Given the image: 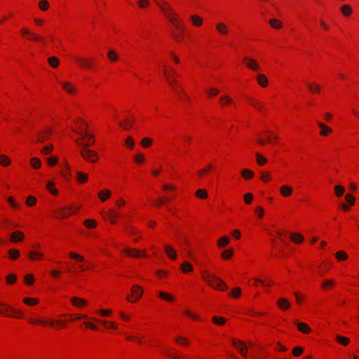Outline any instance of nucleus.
I'll return each instance as SVG.
<instances>
[{
    "instance_id": "1",
    "label": "nucleus",
    "mask_w": 359,
    "mask_h": 359,
    "mask_svg": "<svg viewBox=\"0 0 359 359\" xmlns=\"http://www.w3.org/2000/svg\"><path fill=\"white\" fill-rule=\"evenodd\" d=\"M157 5L166 18L177 29L175 31L173 29L171 30V34L174 39L178 42L181 41L184 37L185 27L178 20L177 14L166 1H158Z\"/></svg>"
},
{
    "instance_id": "2",
    "label": "nucleus",
    "mask_w": 359,
    "mask_h": 359,
    "mask_svg": "<svg viewBox=\"0 0 359 359\" xmlns=\"http://www.w3.org/2000/svg\"><path fill=\"white\" fill-rule=\"evenodd\" d=\"M202 277L209 285L215 289L225 290L228 288L226 283L222 279L210 273L209 271H205L203 273Z\"/></svg>"
},
{
    "instance_id": "3",
    "label": "nucleus",
    "mask_w": 359,
    "mask_h": 359,
    "mask_svg": "<svg viewBox=\"0 0 359 359\" xmlns=\"http://www.w3.org/2000/svg\"><path fill=\"white\" fill-rule=\"evenodd\" d=\"M0 314L13 318L22 317L20 311L1 302H0Z\"/></svg>"
},
{
    "instance_id": "4",
    "label": "nucleus",
    "mask_w": 359,
    "mask_h": 359,
    "mask_svg": "<svg viewBox=\"0 0 359 359\" xmlns=\"http://www.w3.org/2000/svg\"><path fill=\"white\" fill-rule=\"evenodd\" d=\"M80 154L83 159L89 162L94 163L97 160V154L88 148H82L80 150Z\"/></svg>"
},
{
    "instance_id": "5",
    "label": "nucleus",
    "mask_w": 359,
    "mask_h": 359,
    "mask_svg": "<svg viewBox=\"0 0 359 359\" xmlns=\"http://www.w3.org/2000/svg\"><path fill=\"white\" fill-rule=\"evenodd\" d=\"M131 292H132V297L133 299L130 298V297H129V296H127L126 299L129 302H134L137 301L139 299H140V297L142 295L143 290L140 285H134L133 287H132Z\"/></svg>"
},
{
    "instance_id": "6",
    "label": "nucleus",
    "mask_w": 359,
    "mask_h": 359,
    "mask_svg": "<svg viewBox=\"0 0 359 359\" xmlns=\"http://www.w3.org/2000/svg\"><path fill=\"white\" fill-rule=\"evenodd\" d=\"M243 63L245 65L248 67L249 69L253 70V71H259V65L257 63V62L249 57H245L243 58Z\"/></svg>"
},
{
    "instance_id": "7",
    "label": "nucleus",
    "mask_w": 359,
    "mask_h": 359,
    "mask_svg": "<svg viewBox=\"0 0 359 359\" xmlns=\"http://www.w3.org/2000/svg\"><path fill=\"white\" fill-rule=\"evenodd\" d=\"M232 344L238 349L242 355H247V347L243 341L232 339Z\"/></svg>"
},
{
    "instance_id": "8",
    "label": "nucleus",
    "mask_w": 359,
    "mask_h": 359,
    "mask_svg": "<svg viewBox=\"0 0 359 359\" xmlns=\"http://www.w3.org/2000/svg\"><path fill=\"white\" fill-rule=\"evenodd\" d=\"M20 32L23 36H27V39L30 41H43V38H42L41 36L36 35L34 33L30 32L29 30H27L25 28L22 29Z\"/></svg>"
},
{
    "instance_id": "9",
    "label": "nucleus",
    "mask_w": 359,
    "mask_h": 359,
    "mask_svg": "<svg viewBox=\"0 0 359 359\" xmlns=\"http://www.w3.org/2000/svg\"><path fill=\"white\" fill-rule=\"evenodd\" d=\"M83 136L84 137H88V140L85 142H81L79 140H76V142L77 144L82 145L84 147L83 148H88V147H90L93 145L94 142V137L91 134H88L86 133H84L83 134Z\"/></svg>"
},
{
    "instance_id": "10",
    "label": "nucleus",
    "mask_w": 359,
    "mask_h": 359,
    "mask_svg": "<svg viewBox=\"0 0 359 359\" xmlns=\"http://www.w3.org/2000/svg\"><path fill=\"white\" fill-rule=\"evenodd\" d=\"M76 62L83 69L92 68L93 65L90 60L85 57H76Z\"/></svg>"
},
{
    "instance_id": "11",
    "label": "nucleus",
    "mask_w": 359,
    "mask_h": 359,
    "mask_svg": "<svg viewBox=\"0 0 359 359\" xmlns=\"http://www.w3.org/2000/svg\"><path fill=\"white\" fill-rule=\"evenodd\" d=\"M43 134H38L37 140L36 141V143L43 142L46 141L50 135L52 134V129L48 128L46 130L43 131Z\"/></svg>"
},
{
    "instance_id": "12",
    "label": "nucleus",
    "mask_w": 359,
    "mask_h": 359,
    "mask_svg": "<svg viewBox=\"0 0 359 359\" xmlns=\"http://www.w3.org/2000/svg\"><path fill=\"white\" fill-rule=\"evenodd\" d=\"M164 250L169 258L171 259H175L177 258V253L171 245H165Z\"/></svg>"
},
{
    "instance_id": "13",
    "label": "nucleus",
    "mask_w": 359,
    "mask_h": 359,
    "mask_svg": "<svg viewBox=\"0 0 359 359\" xmlns=\"http://www.w3.org/2000/svg\"><path fill=\"white\" fill-rule=\"evenodd\" d=\"M24 234L22 232L17 231H14L11 235V241L12 242L22 241L24 239Z\"/></svg>"
},
{
    "instance_id": "14",
    "label": "nucleus",
    "mask_w": 359,
    "mask_h": 359,
    "mask_svg": "<svg viewBox=\"0 0 359 359\" xmlns=\"http://www.w3.org/2000/svg\"><path fill=\"white\" fill-rule=\"evenodd\" d=\"M277 304L278 307L282 310L287 309L290 307V303L285 298L279 299Z\"/></svg>"
},
{
    "instance_id": "15",
    "label": "nucleus",
    "mask_w": 359,
    "mask_h": 359,
    "mask_svg": "<svg viewBox=\"0 0 359 359\" xmlns=\"http://www.w3.org/2000/svg\"><path fill=\"white\" fill-rule=\"evenodd\" d=\"M318 126L320 128V134L322 135V136H326L329 133H331L332 130V128H330V127H328L327 125H325V123H323L321 122H318Z\"/></svg>"
},
{
    "instance_id": "16",
    "label": "nucleus",
    "mask_w": 359,
    "mask_h": 359,
    "mask_svg": "<svg viewBox=\"0 0 359 359\" xmlns=\"http://www.w3.org/2000/svg\"><path fill=\"white\" fill-rule=\"evenodd\" d=\"M57 217L63 218L72 215V214H74V212H72L70 208L68 211H66L65 208H62L57 210Z\"/></svg>"
},
{
    "instance_id": "17",
    "label": "nucleus",
    "mask_w": 359,
    "mask_h": 359,
    "mask_svg": "<svg viewBox=\"0 0 359 359\" xmlns=\"http://www.w3.org/2000/svg\"><path fill=\"white\" fill-rule=\"evenodd\" d=\"M124 252L130 256L134 257H139L141 255H144V252L143 251L142 253H141L140 251L135 250V249H129L127 248L124 250Z\"/></svg>"
},
{
    "instance_id": "18",
    "label": "nucleus",
    "mask_w": 359,
    "mask_h": 359,
    "mask_svg": "<svg viewBox=\"0 0 359 359\" xmlns=\"http://www.w3.org/2000/svg\"><path fill=\"white\" fill-rule=\"evenodd\" d=\"M107 57L112 62H116L118 60L117 52L113 49H109L107 52Z\"/></svg>"
},
{
    "instance_id": "19",
    "label": "nucleus",
    "mask_w": 359,
    "mask_h": 359,
    "mask_svg": "<svg viewBox=\"0 0 359 359\" xmlns=\"http://www.w3.org/2000/svg\"><path fill=\"white\" fill-rule=\"evenodd\" d=\"M296 324L298 330L303 333L307 334L309 333L311 330V327L304 323H297Z\"/></svg>"
},
{
    "instance_id": "20",
    "label": "nucleus",
    "mask_w": 359,
    "mask_h": 359,
    "mask_svg": "<svg viewBox=\"0 0 359 359\" xmlns=\"http://www.w3.org/2000/svg\"><path fill=\"white\" fill-rule=\"evenodd\" d=\"M249 102L253 107L259 111H262L264 109L262 103L259 100L255 99H249Z\"/></svg>"
},
{
    "instance_id": "21",
    "label": "nucleus",
    "mask_w": 359,
    "mask_h": 359,
    "mask_svg": "<svg viewBox=\"0 0 359 359\" xmlns=\"http://www.w3.org/2000/svg\"><path fill=\"white\" fill-rule=\"evenodd\" d=\"M43 256V255L41 252L35 250L30 251L28 254V257L31 260H37L41 259Z\"/></svg>"
},
{
    "instance_id": "22",
    "label": "nucleus",
    "mask_w": 359,
    "mask_h": 359,
    "mask_svg": "<svg viewBox=\"0 0 359 359\" xmlns=\"http://www.w3.org/2000/svg\"><path fill=\"white\" fill-rule=\"evenodd\" d=\"M257 81L262 87H266L268 85V79L266 76L262 74L257 76Z\"/></svg>"
},
{
    "instance_id": "23",
    "label": "nucleus",
    "mask_w": 359,
    "mask_h": 359,
    "mask_svg": "<svg viewBox=\"0 0 359 359\" xmlns=\"http://www.w3.org/2000/svg\"><path fill=\"white\" fill-rule=\"evenodd\" d=\"M280 191L283 196L287 197L292 194V189L287 185H283L280 187Z\"/></svg>"
},
{
    "instance_id": "24",
    "label": "nucleus",
    "mask_w": 359,
    "mask_h": 359,
    "mask_svg": "<svg viewBox=\"0 0 359 359\" xmlns=\"http://www.w3.org/2000/svg\"><path fill=\"white\" fill-rule=\"evenodd\" d=\"M71 301L76 306H83L86 304V302L84 299L79 297H72Z\"/></svg>"
},
{
    "instance_id": "25",
    "label": "nucleus",
    "mask_w": 359,
    "mask_h": 359,
    "mask_svg": "<svg viewBox=\"0 0 359 359\" xmlns=\"http://www.w3.org/2000/svg\"><path fill=\"white\" fill-rule=\"evenodd\" d=\"M181 269L183 273H187V272L192 271L194 270V267L190 262H184L181 265Z\"/></svg>"
},
{
    "instance_id": "26",
    "label": "nucleus",
    "mask_w": 359,
    "mask_h": 359,
    "mask_svg": "<svg viewBox=\"0 0 359 359\" xmlns=\"http://www.w3.org/2000/svg\"><path fill=\"white\" fill-rule=\"evenodd\" d=\"M106 215L111 223H116V219L118 216V214L117 212H116L114 210L111 209Z\"/></svg>"
},
{
    "instance_id": "27",
    "label": "nucleus",
    "mask_w": 359,
    "mask_h": 359,
    "mask_svg": "<svg viewBox=\"0 0 359 359\" xmlns=\"http://www.w3.org/2000/svg\"><path fill=\"white\" fill-rule=\"evenodd\" d=\"M111 196V191L108 189L100 191L98 194V197L102 201H105Z\"/></svg>"
},
{
    "instance_id": "28",
    "label": "nucleus",
    "mask_w": 359,
    "mask_h": 359,
    "mask_svg": "<svg viewBox=\"0 0 359 359\" xmlns=\"http://www.w3.org/2000/svg\"><path fill=\"white\" fill-rule=\"evenodd\" d=\"M62 175L67 180L70 179V168L67 163H65V169L61 172Z\"/></svg>"
},
{
    "instance_id": "29",
    "label": "nucleus",
    "mask_w": 359,
    "mask_h": 359,
    "mask_svg": "<svg viewBox=\"0 0 359 359\" xmlns=\"http://www.w3.org/2000/svg\"><path fill=\"white\" fill-rule=\"evenodd\" d=\"M216 28L217 29V31L221 34H226L227 32H228V29H227V27L225 24L224 23H218L216 25Z\"/></svg>"
},
{
    "instance_id": "30",
    "label": "nucleus",
    "mask_w": 359,
    "mask_h": 359,
    "mask_svg": "<svg viewBox=\"0 0 359 359\" xmlns=\"http://www.w3.org/2000/svg\"><path fill=\"white\" fill-rule=\"evenodd\" d=\"M158 296L161 299H163L164 300H166V301H168V302H172V301L175 300V297L172 295H171L170 294H168L166 292H161V291L159 292H158Z\"/></svg>"
},
{
    "instance_id": "31",
    "label": "nucleus",
    "mask_w": 359,
    "mask_h": 359,
    "mask_svg": "<svg viewBox=\"0 0 359 359\" xmlns=\"http://www.w3.org/2000/svg\"><path fill=\"white\" fill-rule=\"evenodd\" d=\"M219 102L222 106H224L226 104H231L233 100L229 96L225 95L219 98Z\"/></svg>"
},
{
    "instance_id": "32",
    "label": "nucleus",
    "mask_w": 359,
    "mask_h": 359,
    "mask_svg": "<svg viewBox=\"0 0 359 359\" xmlns=\"http://www.w3.org/2000/svg\"><path fill=\"white\" fill-rule=\"evenodd\" d=\"M230 242V239L229 238V237L224 236L222 238H220L218 241H217V245L219 247V248H223L224 247L225 245H228L229 243Z\"/></svg>"
},
{
    "instance_id": "33",
    "label": "nucleus",
    "mask_w": 359,
    "mask_h": 359,
    "mask_svg": "<svg viewBox=\"0 0 359 359\" xmlns=\"http://www.w3.org/2000/svg\"><path fill=\"white\" fill-rule=\"evenodd\" d=\"M292 241L296 243H301L304 241V237L299 233H294L290 236Z\"/></svg>"
},
{
    "instance_id": "34",
    "label": "nucleus",
    "mask_w": 359,
    "mask_h": 359,
    "mask_svg": "<svg viewBox=\"0 0 359 359\" xmlns=\"http://www.w3.org/2000/svg\"><path fill=\"white\" fill-rule=\"evenodd\" d=\"M241 175L245 180H249L254 177V172L249 169H243L241 171Z\"/></svg>"
},
{
    "instance_id": "35",
    "label": "nucleus",
    "mask_w": 359,
    "mask_h": 359,
    "mask_svg": "<svg viewBox=\"0 0 359 359\" xmlns=\"http://www.w3.org/2000/svg\"><path fill=\"white\" fill-rule=\"evenodd\" d=\"M88 175L84 172H77L76 178L80 183H83L88 180Z\"/></svg>"
},
{
    "instance_id": "36",
    "label": "nucleus",
    "mask_w": 359,
    "mask_h": 359,
    "mask_svg": "<svg viewBox=\"0 0 359 359\" xmlns=\"http://www.w3.org/2000/svg\"><path fill=\"white\" fill-rule=\"evenodd\" d=\"M191 20L195 26H200L203 23V19L196 15H191Z\"/></svg>"
},
{
    "instance_id": "37",
    "label": "nucleus",
    "mask_w": 359,
    "mask_h": 359,
    "mask_svg": "<svg viewBox=\"0 0 359 359\" xmlns=\"http://www.w3.org/2000/svg\"><path fill=\"white\" fill-rule=\"evenodd\" d=\"M335 256L339 261H344L348 258V255L343 250L338 251Z\"/></svg>"
},
{
    "instance_id": "38",
    "label": "nucleus",
    "mask_w": 359,
    "mask_h": 359,
    "mask_svg": "<svg viewBox=\"0 0 359 359\" xmlns=\"http://www.w3.org/2000/svg\"><path fill=\"white\" fill-rule=\"evenodd\" d=\"M62 86H63V88L68 93H70V94H72L74 93L75 91V88L74 86H72L70 83H69L68 82H64L62 83Z\"/></svg>"
},
{
    "instance_id": "39",
    "label": "nucleus",
    "mask_w": 359,
    "mask_h": 359,
    "mask_svg": "<svg viewBox=\"0 0 359 359\" xmlns=\"http://www.w3.org/2000/svg\"><path fill=\"white\" fill-rule=\"evenodd\" d=\"M336 340L337 341V342L341 344L344 346H346L350 341L348 337H345L341 335H337Z\"/></svg>"
},
{
    "instance_id": "40",
    "label": "nucleus",
    "mask_w": 359,
    "mask_h": 359,
    "mask_svg": "<svg viewBox=\"0 0 359 359\" xmlns=\"http://www.w3.org/2000/svg\"><path fill=\"white\" fill-rule=\"evenodd\" d=\"M341 10L345 16H348L352 13V9L348 5H343L341 7Z\"/></svg>"
},
{
    "instance_id": "41",
    "label": "nucleus",
    "mask_w": 359,
    "mask_h": 359,
    "mask_svg": "<svg viewBox=\"0 0 359 359\" xmlns=\"http://www.w3.org/2000/svg\"><path fill=\"white\" fill-rule=\"evenodd\" d=\"M11 163L10 159L6 155L0 156V164L3 166H8Z\"/></svg>"
},
{
    "instance_id": "42",
    "label": "nucleus",
    "mask_w": 359,
    "mask_h": 359,
    "mask_svg": "<svg viewBox=\"0 0 359 359\" xmlns=\"http://www.w3.org/2000/svg\"><path fill=\"white\" fill-rule=\"evenodd\" d=\"M84 225L90 229L95 228L97 226V222L94 219H88L84 221Z\"/></svg>"
},
{
    "instance_id": "43",
    "label": "nucleus",
    "mask_w": 359,
    "mask_h": 359,
    "mask_svg": "<svg viewBox=\"0 0 359 359\" xmlns=\"http://www.w3.org/2000/svg\"><path fill=\"white\" fill-rule=\"evenodd\" d=\"M307 86L311 92L312 93H319L320 90V86L318 84L313 83H307Z\"/></svg>"
},
{
    "instance_id": "44",
    "label": "nucleus",
    "mask_w": 359,
    "mask_h": 359,
    "mask_svg": "<svg viewBox=\"0 0 359 359\" xmlns=\"http://www.w3.org/2000/svg\"><path fill=\"white\" fill-rule=\"evenodd\" d=\"M334 191H335V194L339 197L341 196H342L345 191V189L344 187L341 186V185H337L334 187Z\"/></svg>"
},
{
    "instance_id": "45",
    "label": "nucleus",
    "mask_w": 359,
    "mask_h": 359,
    "mask_svg": "<svg viewBox=\"0 0 359 359\" xmlns=\"http://www.w3.org/2000/svg\"><path fill=\"white\" fill-rule=\"evenodd\" d=\"M176 342L183 345L187 346L189 344V339L186 337L178 336L175 337Z\"/></svg>"
},
{
    "instance_id": "46",
    "label": "nucleus",
    "mask_w": 359,
    "mask_h": 359,
    "mask_svg": "<svg viewBox=\"0 0 359 359\" xmlns=\"http://www.w3.org/2000/svg\"><path fill=\"white\" fill-rule=\"evenodd\" d=\"M196 196L201 198H206L208 197V192L205 189H198L196 191Z\"/></svg>"
},
{
    "instance_id": "47",
    "label": "nucleus",
    "mask_w": 359,
    "mask_h": 359,
    "mask_svg": "<svg viewBox=\"0 0 359 359\" xmlns=\"http://www.w3.org/2000/svg\"><path fill=\"white\" fill-rule=\"evenodd\" d=\"M269 24L271 25V26H272L273 27H274L276 29H280L282 27L281 22H280L276 19H271L269 20Z\"/></svg>"
},
{
    "instance_id": "48",
    "label": "nucleus",
    "mask_w": 359,
    "mask_h": 359,
    "mask_svg": "<svg viewBox=\"0 0 359 359\" xmlns=\"http://www.w3.org/2000/svg\"><path fill=\"white\" fill-rule=\"evenodd\" d=\"M30 163H31L32 166L34 169H38L41 166V161H40V160L38 158H32L31 161H30Z\"/></svg>"
},
{
    "instance_id": "49",
    "label": "nucleus",
    "mask_w": 359,
    "mask_h": 359,
    "mask_svg": "<svg viewBox=\"0 0 359 359\" xmlns=\"http://www.w3.org/2000/svg\"><path fill=\"white\" fill-rule=\"evenodd\" d=\"M212 320L213 323L219 325H222L225 323L226 319L222 317H217V316H213Z\"/></svg>"
},
{
    "instance_id": "50",
    "label": "nucleus",
    "mask_w": 359,
    "mask_h": 359,
    "mask_svg": "<svg viewBox=\"0 0 359 359\" xmlns=\"http://www.w3.org/2000/svg\"><path fill=\"white\" fill-rule=\"evenodd\" d=\"M48 61L53 67H57L59 65V60L56 57H50L48 58Z\"/></svg>"
},
{
    "instance_id": "51",
    "label": "nucleus",
    "mask_w": 359,
    "mask_h": 359,
    "mask_svg": "<svg viewBox=\"0 0 359 359\" xmlns=\"http://www.w3.org/2000/svg\"><path fill=\"white\" fill-rule=\"evenodd\" d=\"M8 254L11 259H16L19 257L20 252L18 250L11 249L9 250Z\"/></svg>"
},
{
    "instance_id": "52",
    "label": "nucleus",
    "mask_w": 359,
    "mask_h": 359,
    "mask_svg": "<svg viewBox=\"0 0 359 359\" xmlns=\"http://www.w3.org/2000/svg\"><path fill=\"white\" fill-rule=\"evenodd\" d=\"M257 162L259 165H264L266 163V158L262 156L259 153L256 154Z\"/></svg>"
},
{
    "instance_id": "53",
    "label": "nucleus",
    "mask_w": 359,
    "mask_h": 359,
    "mask_svg": "<svg viewBox=\"0 0 359 359\" xmlns=\"http://www.w3.org/2000/svg\"><path fill=\"white\" fill-rule=\"evenodd\" d=\"M151 144H152V140L149 137H145V138L142 139V140L141 142V144L144 147H149L151 145Z\"/></svg>"
},
{
    "instance_id": "54",
    "label": "nucleus",
    "mask_w": 359,
    "mask_h": 359,
    "mask_svg": "<svg viewBox=\"0 0 359 359\" xmlns=\"http://www.w3.org/2000/svg\"><path fill=\"white\" fill-rule=\"evenodd\" d=\"M24 303L28 304L29 306L34 305L38 303L37 299H32L29 297H26L23 299Z\"/></svg>"
},
{
    "instance_id": "55",
    "label": "nucleus",
    "mask_w": 359,
    "mask_h": 359,
    "mask_svg": "<svg viewBox=\"0 0 359 359\" xmlns=\"http://www.w3.org/2000/svg\"><path fill=\"white\" fill-rule=\"evenodd\" d=\"M34 280V277L32 274H27L25 276V282L27 285H31Z\"/></svg>"
},
{
    "instance_id": "56",
    "label": "nucleus",
    "mask_w": 359,
    "mask_h": 359,
    "mask_svg": "<svg viewBox=\"0 0 359 359\" xmlns=\"http://www.w3.org/2000/svg\"><path fill=\"white\" fill-rule=\"evenodd\" d=\"M133 120H132L131 121H128L126 123H123L122 121H120L118 123L119 126L121 127H122L123 129L125 130H128L131 128L132 126V124H133Z\"/></svg>"
},
{
    "instance_id": "57",
    "label": "nucleus",
    "mask_w": 359,
    "mask_h": 359,
    "mask_svg": "<svg viewBox=\"0 0 359 359\" xmlns=\"http://www.w3.org/2000/svg\"><path fill=\"white\" fill-rule=\"evenodd\" d=\"M54 185L53 182H48L47 183V185H46V187L47 189L49 190V191L53 194V195H56L57 194V190L55 189H53V186Z\"/></svg>"
},
{
    "instance_id": "58",
    "label": "nucleus",
    "mask_w": 359,
    "mask_h": 359,
    "mask_svg": "<svg viewBox=\"0 0 359 359\" xmlns=\"http://www.w3.org/2000/svg\"><path fill=\"white\" fill-rule=\"evenodd\" d=\"M232 255H233V250L231 249H229V250H224L222 252V257L225 259H228L232 256Z\"/></svg>"
},
{
    "instance_id": "59",
    "label": "nucleus",
    "mask_w": 359,
    "mask_h": 359,
    "mask_svg": "<svg viewBox=\"0 0 359 359\" xmlns=\"http://www.w3.org/2000/svg\"><path fill=\"white\" fill-rule=\"evenodd\" d=\"M17 280V277L15 274L11 273L7 276L6 280L8 284L14 283Z\"/></svg>"
},
{
    "instance_id": "60",
    "label": "nucleus",
    "mask_w": 359,
    "mask_h": 359,
    "mask_svg": "<svg viewBox=\"0 0 359 359\" xmlns=\"http://www.w3.org/2000/svg\"><path fill=\"white\" fill-rule=\"evenodd\" d=\"M53 149V146L52 144H49L45 147H43L42 149H41V153L43 154H50Z\"/></svg>"
},
{
    "instance_id": "61",
    "label": "nucleus",
    "mask_w": 359,
    "mask_h": 359,
    "mask_svg": "<svg viewBox=\"0 0 359 359\" xmlns=\"http://www.w3.org/2000/svg\"><path fill=\"white\" fill-rule=\"evenodd\" d=\"M69 257H70V258L75 259H76V260H78L79 262H83L84 261V258L82 256H81L79 254H76L75 252H71L69 254Z\"/></svg>"
},
{
    "instance_id": "62",
    "label": "nucleus",
    "mask_w": 359,
    "mask_h": 359,
    "mask_svg": "<svg viewBox=\"0 0 359 359\" xmlns=\"http://www.w3.org/2000/svg\"><path fill=\"white\" fill-rule=\"evenodd\" d=\"M36 198L32 196H29L27 197V201H26V204L28 206H32L34 205L35 203H36Z\"/></svg>"
},
{
    "instance_id": "63",
    "label": "nucleus",
    "mask_w": 359,
    "mask_h": 359,
    "mask_svg": "<svg viewBox=\"0 0 359 359\" xmlns=\"http://www.w3.org/2000/svg\"><path fill=\"white\" fill-rule=\"evenodd\" d=\"M252 199H253V195L252 194L247 193L244 195V201L246 204L251 203Z\"/></svg>"
},
{
    "instance_id": "64",
    "label": "nucleus",
    "mask_w": 359,
    "mask_h": 359,
    "mask_svg": "<svg viewBox=\"0 0 359 359\" xmlns=\"http://www.w3.org/2000/svg\"><path fill=\"white\" fill-rule=\"evenodd\" d=\"M126 144L130 149H133L135 146V142L132 137H128L126 140Z\"/></svg>"
}]
</instances>
